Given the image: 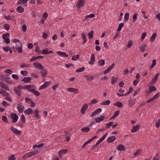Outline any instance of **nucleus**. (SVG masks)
Listing matches in <instances>:
<instances>
[{"label": "nucleus", "mask_w": 160, "mask_h": 160, "mask_svg": "<svg viewBox=\"0 0 160 160\" xmlns=\"http://www.w3.org/2000/svg\"><path fill=\"white\" fill-rule=\"evenodd\" d=\"M39 153V152L38 151H34L30 152L27 154H25L23 157L22 158L24 159L27 158L31 157L33 155H34Z\"/></svg>", "instance_id": "1"}, {"label": "nucleus", "mask_w": 160, "mask_h": 160, "mask_svg": "<svg viewBox=\"0 0 160 160\" xmlns=\"http://www.w3.org/2000/svg\"><path fill=\"white\" fill-rule=\"evenodd\" d=\"M9 36L10 34L8 33L4 34L2 35V38L4 40L5 42L7 44H8L10 42V39L8 38V37H9Z\"/></svg>", "instance_id": "2"}, {"label": "nucleus", "mask_w": 160, "mask_h": 160, "mask_svg": "<svg viewBox=\"0 0 160 160\" xmlns=\"http://www.w3.org/2000/svg\"><path fill=\"white\" fill-rule=\"evenodd\" d=\"M17 108L18 111L19 113H22L23 112L24 107L22 103L18 104Z\"/></svg>", "instance_id": "3"}, {"label": "nucleus", "mask_w": 160, "mask_h": 160, "mask_svg": "<svg viewBox=\"0 0 160 160\" xmlns=\"http://www.w3.org/2000/svg\"><path fill=\"white\" fill-rule=\"evenodd\" d=\"M10 115L11 118L12 119V123L16 122L18 118V115L15 113H11Z\"/></svg>", "instance_id": "4"}, {"label": "nucleus", "mask_w": 160, "mask_h": 160, "mask_svg": "<svg viewBox=\"0 0 160 160\" xmlns=\"http://www.w3.org/2000/svg\"><path fill=\"white\" fill-rule=\"evenodd\" d=\"M33 65L34 67L38 68L39 70H42L44 69V67L43 65L40 63H38L37 62H34L33 63Z\"/></svg>", "instance_id": "5"}, {"label": "nucleus", "mask_w": 160, "mask_h": 160, "mask_svg": "<svg viewBox=\"0 0 160 160\" xmlns=\"http://www.w3.org/2000/svg\"><path fill=\"white\" fill-rule=\"evenodd\" d=\"M85 2V0H78L76 5V7L78 8H80L82 6Z\"/></svg>", "instance_id": "6"}, {"label": "nucleus", "mask_w": 160, "mask_h": 160, "mask_svg": "<svg viewBox=\"0 0 160 160\" xmlns=\"http://www.w3.org/2000/svg\"><path fill=\"white\" fill-rule=\"evenodd\" d=\"M0 85L2 88L5 90L9 91V89L7 84L3 81L0 82Z\"/></svg>", "instance_id": "7"}, {"label": "nucleus", "mask_w": 160, "mask_h": 160, "mask_svg": "<svg viewBox=\"0 0 160 160\" xmlns=\"http://www.w3.org/2000/svg\"><path fill=\"white\" fill-rule=\"evenodd\" d=\"M88 105L87 103H85L83 105L81 109V113L82 114H84L85 113V111L88 108Z\"/></svg>", "instance_id": "8"}, {"label": "nucleus", "mask_w": 160, "mask_h": 160, "mask_svg": "<svg viewBox=\"0 0 160 160\" xmlns=\"http://www.w3.org/2000/svg\"><path fill=\"white\" fill-rule=\"evenodd\" d=\"M115 66L114 63H112L111 66H110L108 68L105 70L104 72V74H106L109 72Z\"/></svg>", "instance_id": "9"}, {"label": "nucleus", "mask_w": 160, "mask_h": 160, "mask_svg": "<svg viewBox=\"0 0 160 160\" xmlns=\"http://www.w3.org/2000/svg\"><path fill=\"white\" fill-rule=\"evenodd\" d=\"M95 56L94 54L92 53L90 57V61H89L88 63L90 64L93 65L95 62Z\"/></svg>", "instance_id": "10"}, {"label": "nucleus", "mask_w": 160, "mask_h": 160, "mask_svg": "<svg viewBox=\"0 0 160 160\" xmlns=\"http://www.w3.org/2000/svg\"><path fill=\"white\" fill-rule=\"evenodd\" d=\"M68 90L69 91L72 92L75 94H78V90L76 88H68Z\"/></svg>", "instance_id": "11"}, {"label": "nucleus", "mask_w": 160, "mask_h": 160, "mask_svg": "<svg viewBox=\"0 0 160 160\" xmlns=\"http://www.w3.org/2000/svg\"><path fill=\"white\" fill-rule=\"evenodd\" d=\"M149 91L147 92L149 94H150L152 92H154L157 90V88L154 86L151 85L149 87Z\"/></svg>", "instance_id": "12"}, {"label": "nucleus", "mask_w": 160, "mask_h": 160, "mask_svg": "<svg viewBox=\"0 0 160 160\" xmlns=\"http://www.w3.org/2000/svg\"><path fill=\"white\" fill-rule=\"evenodd\" d=\"M57 53L60 56L68 58V54H66L65 52L61 51H57Z\"/></svg>", "instance_id": "13"}, {"label": "nucleus", "mask_w": 160, "mask_h": 160, "mask_svg": "<svg viewBox=\"0 0 160 160\" xmlns=\"http://www.w3.org/2000/svg\"><path fill=\"white\" fill-rule=\"evenodd\" d=\"M105 118V116L103 115L101 116L100 117H97L95 118V122L96 123H98L101 121H102Z\"/></svg>", "instance_id": "14"}, {"label": "nucleus", "mask_w": 160, "mask_h": 160, "mask_svg": "<svg viewBox=\"0 0 160 160\" xmlns=\"http://www.w3.org/2000/svg\"><path fill=\"white\" fill-rule=\"evenodd\" d=\"M117 149L120 151H124L126 150V148L123 145L120 144L117 146Z\"/></svg>", "instance_id": "15"}, {"label": "nucleus", "mask_w": 160, "mask_h": 160, "mask_svg": "<svg viewBox=\"0 0 160 160\" xmlns=\"http://www.w3.org/2000/svg\"><path fill=\"white\" fill-rule=\"evenodd\" d=\"M51 83L50 82H45L39 88V89L42 90L43 89L45 88H46Z\"/></svg>", "instance_id": "16"}, {"label": "nucleus", "mask_w": 160, "mask_h": 160, "mask_svg": "<svg viewBox=\"0 0 160 160\" xmlns=\"http://www.w3.org/2000/svg\"><path fill=\"white\" fill-rule=\"evenodd\" d=\"M40 72V73L42 78H44L47 75V71L46 69H42Z\"/></svg>", "instance_id": "17"}, {"label": "nucleus", "mask_w": 160, "mask_h": 160, "mask_svg": "<svg viewBox=\"0 0 160 160\" xmlns=\"http://www.w3.org/2000/svg\"><path fill=\"white\" fill-rule=\"evenodd\" d=\"M68 149H63L61 150L59 152V156L61 158H62V155L63 154H65L68 152Z\"/></svg>", "instance_id": "18"}, {"label": "nucleus", "mask_w": 160, "mask_h": 160, "mask_svg": "<svg viewBox=\"0 0 160 160\" xmlns=\"http://www.w3.org/2000/svg\"><path fill=\"white\" fill-rule=\"evenodd\" d=\"M159 74L157 73L154 76V78L152 80V81L150 83L151 85L153 84L157 81L158 79V77L159 76Z\"/></svg>", "instance_id": "19"}, {"label": "nucleus", "mask_w": 160, "mask_h": 160, "mask_svg": "<svg viewBox=\"0 0 160 160\" xmlns=\"http://www.w3.org/2000/svg\"><path fill=\"white\" fill-rule=\"evenodd\" d=\"M28 91L29 92H30L34 94V95L37 96H40V93L37 91H36L33 89H29L28 90Z\"/></svg>", "instance_id": "20"}, {"label": "nucleus", "mask_w": 160, "mask_h": 160, "mask_svg": "<svg viewBox=\"0 0 160 160\" xmlns=\"http://www.w3.org/2000/svg\"><path fill=\"white\" fill-rule=\"evenodd\" d=\"M140 127V125L139 124L137 125L134 126L131 130V132H136L138 130Z\"/></svg>", "instance_id": "21"}, {"label": "nucleus", "mask_w": 160, "mask_h": 160, "mask_svg": "<svg viewBox=\"0 0 160 160\" xmlns=\"http://www.w3.org/2000/svg\"><path fill=\"white\" fill-rule=\"evenodd\" d=\"M24 112L26 115H29L30 114L32 113L33 112V111L31 108H28L27 110L24 111Z\"/></svg>", "instance_id": "22"}, {"label": "nucleus", "mask_w": 160, "mask_h": 160, "mask_svg": "<svg viewBox=\"0 0 160 160\" xmlns=\"http://www.w3.org/2000/svg\"><path fill=\"white\" fill-rule=\"evenodd\" d=\"M116 138L114 136H112L109 137L107 140V142H112L116 140Z\"/></svg>", "instance_id": "23"}, {"label": "nucleus", "mask_w": 160, "mask_h": 160, "mask_svg": "<svg viewBox=\"0 0 160 160\" xmlns=\"http://www.w3.org/2000/svg\"><path fill=\"white\" fill-rule=\"evenodd\" d=\"M32 78L30 77H25L21 80V81L24 83H28L31 80Z\"/></svg>", "instance_id": "24"}, {"label": "nucleus", "mask_w": 160, "mask_h": 160, "mask_svg": "<svg viewBox=\"0 0 160 160\" xmlns=\"http://www.w3.org/2000/svg\"><path fill=\"white\" fill-rule=\"evenodd\" d=\"M81 36L82 37V39L83 40V42L82 44H84L87 42V38H86V34L85 33L83 32L81 34Z\"/></svg>", "instance_id": "25"}, {"label": "nucleus", "mask_w": 160, "mask_h": 160, "mask_svg": "<svg viewBox=\"0 0 160 160\" xmlns=\"http://www.w3.org/2000/svg\"><path fill=\"white\" fill-rule=\"evenodd\" d=\"M14 91L18 96H20L21 95V92L20 89L15 88L14 89Z\"/></svg>", "instance_id": "26"}, {"label": "nucleus", "mask_w": 160, "mask_h": 160, "mask_svg": "<svg viewBox=\"0 0 160 160\" xmlns=\"http://www.w3.org/2000/svg\"><path fill=\"white\" fill-rule=\"evenodd\" d=\"M136 99L134 100H132L131 98H130L129 100V106L130 107H132L135 103V102L136 101Z\"/></svg>", "instance_id": "27"}, {"label": "nucleus", "mask_w": 160, "mask_h": 160, "mask_svg": "<svg viewBox=\"0 0 160 160\" xmlns=\"http://www.w3.org/2000/svg\"><path fill=\"white\" fill-rule=\"evenodd\" d=\"M146 46H147L146 44H143L142 45L140 46L139 48L140 50L142 52H143L145 50V48Z\"/></svg>", "instance_id": "28"}, {"label": "nucleus", "mask_w": 160, "mask_h": 160, "mask_svg": "<svg viewBox=\"0 0 160 160\" xmlns=\"http://www.w3.org/2000/svg\"><path fill=\"white\" fill-rule=\"evenodd\" d=\"M83 77H85L88 81L92 80L94 79V77L92 76H90L89 75H84Z\"/></svg>", "instance_id": "29"}, {"label": "nucleus", "mask_w": 160, "mask_h": 160, "mask_svg": "<svg viewBox=\"0 0 160 160\" xmlns=\"http://www.w3.org/2000/svg\"><path fill=\"white\" fill-rule=\"evenodd\" d=\"M114 105L117 106L119 108H122L123 107L122 103L120 102H118L114 104Z\"/></svg>", "instance_id": "30"}, {"label": "nucleus", "mask_w": 160, "mask_h": 160, "mask_svg": "<svg viewBox=\"0 0 160 160\" xmlns=\"http://www.w3.org/2000/svg\"><path fill=\"white\" fill-rule=\"evenodd\" d=\"M17 10L18 12L22 13L24 12V9L21 6H18L17 8Z\"/></svg>", "instance_id": "31"}, {"label": "nucleus", "mask_w": 160, "mask_h": 160, "mask_svg": "<svg viewBox=\"0 0 160 160\" xmlns=\"http://www.w3.org/2000/svg\"><path fill=\"white\" fill-rule=\"evenodd\" d=\"M105 63V60L103 59H100L98 62V65L100 66H104Z\"/></svg>", "instance_id": "32"}, {"label": "nucleus", "mask_w": 160, "mask_h": 160, "mask_svg": "<svg viewBox=\"0 0 160 160\" xmlns=\"http://www.w3.org/2000/svg\"><path fill=\"white\" fill-rule=\"evenodd\" d=\"M157 36V34L156 33H153L151 36L150 39V41L151 42H154L155 38Z\"/></svg>", "instance_id": "33"}, {"label": "nucleus", "mask_w": 160, "mask_h": 160, "mask_svg": "<svg viewBox=\"0 0 160 160\" xmlns=\"http://www.w3.org/2000/svg\"><path fill=\"white\" fill-rule=\"evenodd\" d=\"M119 113V111L118 110L116 111L113 114L112 117L110 119V120L113 119L114 118L118 116Z\"/></svg>", "instance_id": "34"}, {"label": "nucleus", "mask_w": 160, "mask_h": 160, "mask_svg": "<svg viewBox=\"0 0 160 160\" xmlns=\"http://www.w3.org/2000/svg\"><path fill=\"white\" fill-rule=\"evenodd\" d=\"M28 0H19L17 2V4H24L27 2Z\"/></svg>", "instance_id": "35"}, {"label": "nucleus", "mask_w": 160, "mask_h": 160, "mask_svg": "<svg viewBox=\"0 0 160 160\" xmlns=\"http://www.w3.org/2000/svg\"><path fill=\"white\" fill-rule=\"evenodd\" d=\"M124 90H122L121 89H120L119 90V92H120V93H121V94H119V93L117 92V95L118 96H119V97L124 96V94H123L124 93Z\"/></svg>", "instance_id": "36"}, {"label": "nucleus", "mask_w": 160, "mask_h": 160, "mask_svg": "<svg viewBox=\"0 0 160 160\" xmlns=\"http://www.w3.org/2000/svg\"><path fill=\"white\" fill-rule=\"evenodd\" d=\"M124 24L123 23H121L119 24L118 28L117 29V31L118 32L120 31L122 29V28L123 27Z\"/></svg>", "instance_id": "37"}, {"label": "nucleus", "mask_w": 160, "mask_h": 160, "mask_svg": "<svg viewBox=\"0 0 160 160\" xmlns=\"http://www.w3.org/2000/svg\"><path fill=\"white\" fill-rule=\"evenodd\" d=\"M118 78L113 77L111 79V83L112 84H114L117 81Z\"/></svg>", "instance_id": "38"}, {"label": "nucleus", "mask_w": 160, "mask_h": 160, "mask_svg": "<svg viewBox=\"0 0 160 160\" xmlns=\"http://www.w3.org/2000/svg\"><path fill=\"white\" fill-rule=\"evenodd\" d=\"M90 130V129L88 127H84L81 129V131L84 132H88Z\"/></svg>", "instance_id": "39"}, {"label": "nucleus", "mask_w": 160, "mask_h": 160, "mask_svg": "<svg viewBox=\"0 0 160 160\" xmlns=\"http://www.w3.org/2000/svg\"><path fill=\"white\" fill-rule=\"evenodd\" d=\"M14 17L13 16L8 15L5 16V18L6 20H10L13 19L14 18Z\"/></svg>", "instance_id": "40"}, {"label": "nucleus", "mask_w": 160, "mask_h": 160, "mask_svg": "<svg viewBox=\"0 0 160 160\" xmlns=\"http://www.w3.org/2000/svg\"><path fill=\"white\" fill-rule=\"evenodd\" d=\"M129 14L128 13H126L124 16V21L125 22L127 21L129 19Z\"/></svg>", "instance_id": "41"}, {"label": "nucleus", "mask_w": 160, "mask_h": 160, "mask_svg": "<svg viewBox=\"0 0 160 160\" xmlns=\"http://www.w3.org/2000/svg\"><path fill=\"white\" fill-rule=\"evenodd\" d=\"M34 117L37 118H39V115L38 114V110L34 111Z\"/></svg>", "instance_id": "42"}, {"label": "nucleus", "mask_w": 160, "mask_h": 160, "mask_svg": "<svg viewBox=\"0 0 160 160\" xmlns=\"http://www.w3.org/2000/svg\"><path fill=\"white\" fill-rule=\"evenodd\" d=\"M110 101L109 100H107L103 102H102L101 104L102 105H108L110 104Z\"/></svg>", "instance_id": "43"}, {"label": "nucleus", "mask_w": 160, "mask_h": 160, "mask_svg": "<svg viewBox=\"0 0 160 160\" xmlns=\"http://www.w3.org/2000/svg\"><path fill=\"white\" fill-rule=\"evenodd\" d=\"M94 32L93 30H92L88 33V36L89 38H92L93 37Z\"/></svg>", "instance_id": "44"}, {"label": "nucleus", "mask_w": 160, "mask_h": 160, "mask_svg": "<svg viewBox=\"0 0 160 160\" xmlns=\"http://www.w3.org/2000/svg\"><path fill=\"white\" fill-rule=\"evenodd\" d=\"M2 121L6 123H8L9 122L8 121L7 118L6 117L4 116H3L2 118Z\"/></svg>", "instance_id": "45"}, {"label": "nucleus", "mask_w": 160, "mask_h": 160, "mask_svg": "<svg viewBox=\"0 0 160 160\" xmlns=\"http://www.w3.org/2000/svg\"><path fill=\"white\" fill-rule=\"evenodd\" d=\"M10 27L8 24H5L4 25V28L6 30L8 31L10 29Z\"/></svg>", "instance_id": "46"}, {"label": "nucleus", "mask_w": 160, "mask_h": 160, "mask_svg": "<svg viewBox=\"0 0 160 160\" xmlns=\"http://www.w3.org/2000/svg\"><path fill=\"white\" fill-rule=\"evenodd\" d=\"M85 69V68L84 67H83L82 68H80L78 69H77L76 71V72H81L83 71Z\"/></svg>", "instance_id": "47"}, {"label": "nucleus", "mask_w": 160, "mask_h": 160, "mask_svg": "<svg viewBox=\"0 0 160 160\" xmlns=\"http://www.w3.org/2000/svg\"><path fill=\"white\" fill-rule=\"evenodd\" d=\"M27 28L26 25L25 24H23L22 28V31L24 32H25L27 30Z\"/></svg>", "instance_id": "48"}, {"label": "nucleus", "mask_w": 160, "mask_h": 160, "mask_svg": "<svg viewBox=\"0 0 160 160\" xmlns=\"http://www.w3.org/2000/svg\"><path fill=\"white\" fill-rule=\"evenodd\" d=\"M138 15V14H135L134 15L132 18V22H134L136 21Z\"/></svg>", "instance_id": "49"}, {"label": "nucleus", "mask_w": 160, "mask_h": 160, "mask_svg": "<svg viewBox=\"0 0 160 160\" xmlns=\"http://www.w3.org/2000/svg\"><path fill=\"white\" fill-rule=\"evenodd\" d=\"M152 62V64L151 66V68H153L156 65V59H154L153 60Z\"/></svg>", "instance_id": "50"}, {"label": "nucleus", "mask_w": 160, "mask_h": 160, "mask_svg": "<svg viewBox=\"0 0 160 160\" xmlns=\"http://www.w3.org/2000/svg\"><path fill=\"white\" fill-rule=\"evenodd\" d=\"M12 78L15 79L16 80H18L19 78V77L17 75L15 74H13L12 75Z\"/></svg>", "instance_id": "51"}, {"label": "nucleus", "mask_w": 160, "mask_h": 160, "mask_svg": "<svg viewBox=\"0 0 160 160\" xmlns=\"http://www.w3.org/2000/svg\"><path fill=\"white\" fill-rule=\"evenodd\" d=\"M79 55H77L75 56V58L74 57V56H73L72 58V60L74 61H76L77 59L79 58Z\"/></svg>", "instance_id": "52"}, {"label": "nucleus", "mask_w": 160, "mask_h": 160, "mask_svg": "<svg viewBox=\"0 0 160 160\" xmlns=\"http://www.w3.org/2000/svg\"><path fill=\"white\" fill-rule=\"evenodd\" d=\"M25 100L26 102L28 103H30L32 101L31 99L28 98H25Z\"/></svg>", "instance_id": "53"}, {"label": "nucleus", "mask_w": 160, "mask_h": 160, "mask_svg": "<svg viewBox=\"0 0 160 160\" xmlns=\"http://www.w3.org/2000/svg\"><path fill=\"white\" fill-rule=\"evenodd\" d=\"M22 47H18L16 48V49L18 50V52L19 53H21L22 52Z\"/></svg>", "instance_id": "54"}, {"label": "nucleus", "mask_w": 160, "mask_h": 160, "mask_svg": "<svg viewBox=\"0 0 160 160\" xmlns=\"http://www.w3.org/2000/svg\"><path fill=\"white\" fill-rule=\"evenodd\" d=\"M30 64L28 63H25V64H22L21 66V67L22 68H23L24 67H28L29 66Z\"/></svg>", "instance_id": "55"}, {"label": "nucleus", "mask_w": 160, "mask_h": 160, "mask_svg": "<svg viewBox=\"0 0 160 160\" xmlns=\"http://www.w3.org/2000/svg\"><path fill=\"white\" fill-rule=\"evenodd\" d=\"M97 137V136H95L93 137L91 139L88 140L87 142H86L87 144L89 143L90 142H91L94 139L96 138Z\"/></svg>", "instance_id": "56"}, {"label": "nucleus", "mask_w": 160, "mask_h": 160, "mask_svg": "<svg viewBox=\"0 0 160 160\" xmlns=\"http://www.w3.org/2000/svg\"><path fill=\"white\" fill-rule=\"evenodd\" d=\"M97 137V136H95L93 137L91 139L88 140L87 142H86L87 144L89 143L90 142H91L94 139L96 138Z\"/></svg>", "instance_id": "57"}, {"label": "nucleus", "mask_w": 160, "mask_h": 160, "mask_svg": "<svg viewBox=\"0 0 160 160\" xmlns=\"http://www.w3.org/2000/svg\"><path fill=\"white\" fill-rule=\"evenodd\" d=\"M16 158L14 155H12L9 158V160H16Z\"/></svg>", "instance_id": "58"}, {"label": "nucleus", "mask_w": 160, "mask_h": 160, "mask_svg": "<svg viewBox=\"0 0 160 160\" xmlns=\"http://www.w3.org/2000/svg\"><path fill=\"white\" fill-rule=\"evenodd\" d=\"M113 124V122H109V123H108L106 124V128H109V127L111 126Z\"/></svg>", "instance_id": "59"}, {"label": "nucleus", "mask_w": 160, "mask_h": 160, "mask_svg": "<svg viewBox=\"0 0 160 160\" xmlns=\"http://www.w3.org/2000/svg\"><path fill=\"white\" fill-rule=\"evenodd\" d=\"M140 90L141 89L140 88H138V89H137L134 92L133 95V96L134 97V96L136 95H137L138 93L140 92Z\"/></svg>", "instance_id": "60"}, {"label": "nucleus", "mask_w": 160, "mask_h": 160, "mask_svg": "<svg viewBox=\"0 0 160 160\" xmlns=\"http://www.w3.org/2000/svg\"><path fill=\"white\" fill-rule=\"evenodd\" d=\"M160 95V93L159 92L157 93L152 98L154 100L158 98Z\"/></svg>", "instance_id": "61"}, {"label": "nucleus", "mask_w": 160, "mask_h": 160, "mask_svg": "<svg viewBox=\"0 0 160 160\" xmlns=\"http://www.w3.org/2000/svg\"><path fill=\"white\" fill-rule=\"evenodd\" d=\"M132 42L131 41H129L128 42V44L127 45V47L130 48L131 47V46L132 45Z\"/></svg>", "instance_id": "62"}, {"label": "nucleus", "mask_w": 160, "mask_h": 160, "mask_svg": "<svg viewBox=\"0 0 160 160\" xmlns=\"http://www.w3.org/2000/svg\"><path fill=\"white\" fill-rule=\"evenodd\" d=\"M146 35H147V33L145 32H144L142 33V37H141V40L142 41V40L144 39L145 37L146 36Z\"/></svg>", "instance_id": "63"}, {"label": "nucleus", "mask_w": 160, "mask_h": 160, "mask_svg": "<svg viewBox=\"0 0 160 160\" xmlns=\"http://www.w3.org/2000/svg\"><path fill=\"white\" fill-rule=\"evenodd\" d=\"M160 125V119H159L157 123H156V127L157 128H158Z\"/></svg>", "instance_id": "64"}]
</instances>
